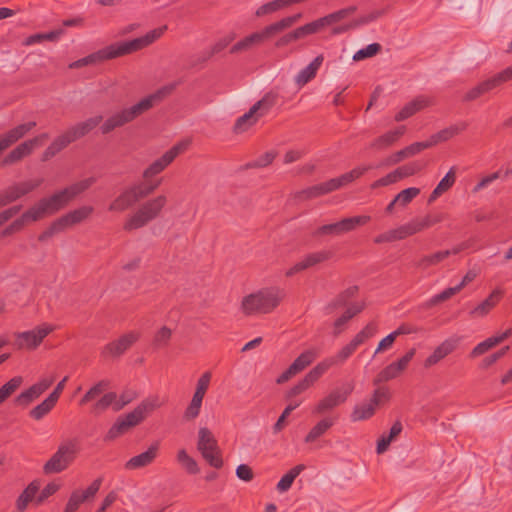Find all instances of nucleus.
<instances>
[{
  "label": "nucleus",
  "instance_id": "aec40b11",
  "mask_svg": "<svg viewBox=\"0 0 512 512\" xmlns=\"http://www.w3.org/2000/svg\"><path fill=\"white\" fill-rule=\"evenodd\" d=\"M159 447L158 441L152 443L145 452L130 458L125 463V469L136 470L151 465L158 456Z\"/></svg>",
  "mask_w": 512,
  "mask_h": 512
},
{
  "label": "nucleus",
  "instance_id": "4be33fe9",
  "mask_svg": "<svg viewBox=\"0 0 512 512\" xmlns=\"http://www.w3.org/2000/svg\"><path fill=\"white\" fill-rule=\"evenodd\" d=\"M323 374L321 373V367L315 366L311 369L305 377L300 380L295 386H293L286 394V398L291 400L297 395L306 391L311 387Z\"/></svg>",
  "mask_w": 512,
  "mask_h": 512
},
{
  "label": "nucleus",
  "instance_id": "49530a36",
  "mask_svg": "<svg viewBox=\"0 0 512 512\" xmlns=\"http://www.w3.org/2000/svg\"><path fill=\"white\" fill-rule=\"evenodd\" d=\"M290 6L289 0H273L258 7L255 14L257 17H262Z\"/></svg>",
  "mask_w": 512,
  "mask_h": 512
},
{
  "label": "nucleus",
  "instance_id": "7ed1b4c3",
  "mask_svg": "<svg viewBox=\"0 0 512 512\" xmlns=\"http://www.w3.org/2000/svg\"><path fill=\"white\" fill-rule=\"evenodd\" d=\"M95 181L96 179L94 177H89L73 183L64 189L57 191L49 197L40 199L30 209L35 215L37 221L44 218L45 216L53 215L66 207L78 195L89 189L95 183Z\"/></svg>",
  "mask_w": 512,
  "mask_h": 512
},
{
  "label": "nucleus",
  "instance_id": "338daca9",
  "mask_svg": "<svg viewBox=\"0 0 512 512\" xmlns=\"http://www.w3.org/2000/svg\"><path fill=\"white\" fill-rule=\"evenodd\" d=\"M459 292V287L457 286H454V287H449V288H446L445 290H443L442 292L434 295L429 301H428V306H433V305H437L439 304L440 302H443V301H446L448 300L449 298H451L453 295H455L456 293Z\"/></svg>",
  "mask_w": 512,
  "mask_h": 512
},
{
  "label": "nucleus",
  "instance_id": "2eb2a0df",
  "mask_svg": "<svg viewBox=\"0 0 512 512\" xmlns=\"http://www.w3.org/2000/svg\"><path fill=\"white\" fill-rule=\"evenodd\" d=\"M140 338V333L137 331H130L115 341H112L104 346L102 355L104 357H120L124 354L134 343Z\"/></svg>",
  "mask_w": 512,
  "mask_h": 512
},
{
  "label": "nucleus",
  "instance_id": "774afa93",
  "mask_svg": "<svg viewBox=\"0 0 512 512\" xmlns=\"http://www.w3.org/2000/svg\"><path fill=\"white\" fill-rule=\"evenodd\" d=\"M401 372L402 370L395 364V362H392L379 373L378 377L380 381H389L399 376Z\"/></svg>",
  "mask_w": 512,
  "mask_h": 512
},
{
  "label": "nucleus",
  "instance_id": "bf43d9fd",
  "mask_svg": "<svg viewBox=\"0 0 512 512\" xmlns=\"http://www.w3.org/2000/svg\"><path fill=\"white\" fill-rule=\"evenodd\" d=\"M138 398V393L133 389H125L117 397V403H115L114 411L118 412L122 410L126 405L130 404Z\"/></svg>",
  "mask_w": 512,
  "mask_h": 512
},
{
  "label": "nucleus",
  "instance_id": "cd10ccee",
  "mask_svg": "<svg viewBox=\"0 0 512 512\" xmlns=\"http://www.w3.org/2000/svg\"><path fill=\"white\" fill-rule=\"evenodd\" d=\"M352 354V342L346 344L341 351L335 356L324 359L319 362L316 366L321 367V373L324 374L329 368L334 365L344 363Z\"/></svg>",
  "mask_w": 512,
  "mask_h": 512
},
{
  "label": "nucleus",
  "instance_id": "8fccbe9b",
  "mask_svg": "<svg viewBox=\"0 0 512 512\" xmlns=\"http://www.w3.org/2000/svg\"><path fill=\"white\" fill-rule=\"evenodd\" d=\"M115 403H117V394L115 392L105 393L92 407L93 413H102L107 410L110 406L114 409Z\"/></svg>",
  "mask_w": 512,
  "mask_h": 512
},
{
  "label": "nucleus",
  "instance_id": "f704fd0d",
  "mask_svg": "<svg viewBox=\"0 0 512 512\" xmlns=\"http://www.w3.org/2000/svg\"><path fill=\"white\" fill-rule=\"evenodd\" d=\"M260 117L257 115L256 111L251 107L248 112L244 115L240 116L233 127L235 133H243L247 131L250 127L255 125Z\"/></svg>",
  "mask_w": 512,
  "mask_h": 512
},
{
  "label": "nucleus",
  "instance_id": "9b49d317",
  "mask_svg": "<svg viewBox=\"0 0 512 512\" xmlns=\"http://www.w3.org/2000/svg\"><path fill=\"white\" fill-rule=\"evenodd\" d=\"M54 330L52 325L44 323L32 330L19 332L16 334L15 345L19 349H36L43 339Z\"/></svg>",
  "mask_w": 512,
  "mask_h": 512
},
{
  "label": "nucleus",
  "instance_id": "6e6552de",
  "mask_svg": "<svg viewBox=\"0 0 512 512\" xmlns=\"http://www.w3.org/2000/svg\"><path fill=\"white\" fill-rule=\"evenodd\" d=\"M79 452L80 441L78 438L74 437L63 440L56 452L44 464V474H58L65 471L74 462Z\"/></svg>",
  "mask_w": 512,
  "mask_h": 512
},
{
  "label": "nucleus",
  "instance_id": "0eeeda50",
  "mask_svg": "<svg viewBox=\"0 0 512 512\" xmlns=\"http://www.w3.org/2000/svg\"><path fill=\"white\" fill-rule=\"evenodd\" d=\"M162 179L135 183L126 188L109 206V211L122 212L142 199L151 195L161 185Z\"/></svg>",
  "mask_w": 512,
  "mask_h": 512
},
{
  "label": "nucleus",
  "instance_id": "a878e982",
  "mask_svg": "<svg viewBox=\"0 0 512 512\" xmlns=\"http://www.w3.org/2000/svg\"><path fill=\"white\" fill-rule=\"evenodd\" d=\"M92 212L93 208L91 206H82L61 216L58 218V221L62 228L65 230L68 227L81 223L87 219L92 214Z\"/></svg>",
  "mask_w": 512,
  "mask_h": 512
},
{
  "label": "nucleus",
  "instance_id": "c756f323",
  "mask_svg": "<svg viewBox=\"0 0 512 512\" xmlns=\"http://www.w3.org/2000/svg\"><path fill=\"white\" fill-rule=\"evenodd\" d=\"M502 291L500 289H495L485 300H483L479 305H477L470 314L474 317H483L487 315L490 310L499 302Z\"/></svg>",
  "mask_w": 512,
  "mask_h": 512
},
{
  "label": "nucleus",
  "instance_id": "09e8293b",
  "mask_svg": "<svg viewBox=\"0 0 512 512\" xmlns=\"http://www.w3.org/2000/svg\"><path fill=\"white\" fill-rule=\"evenodd\" d=\"M43 183V179L27 180L11 185L18 197L21 198L37 189Z\"/></svg>",
  "mask_w": 512,
  "mask_h": 512
},
{
  "label": "nucleus",
  "instance_id": "9d476101",
  "mask_svg": "<svg viewBox=\"0 0 512 512\" xmlns=\"http://www.w3.org/2000/svg\"><path fill=\"white\" fill-rule=\"evenodd\" d=\"M322 30L331 28V35L344 34L352 28V7L343 8L319 18Z\"/></svg>",
  "mask_w": 512,
  "mask_h": 512
},
{
  "label": "nucleus",
  "instance_id": "69168bd1",
  "mask_svg": "<svg viewBox=\"0 0 512 512\" xmlns=\"http://www.w3.org/2000/svg\"><path fill=\"white\" fill-rule=\"evenodd\" d=\"M498 344V340L496 338L489 337L485 339L484 341L477 344L473 350L471 351V357H478L484 353H486L488 350L492 349Z\"/></svg>",
  "mask_w": 512,
  "mask_h": 512
},
{
  "label": "nucleus",
  "instance_id": "58836bf2",
  "mask_svg": "<svg viewBox=\"0 0 512 512\" xmlns=\"http://www.w3.org/2000/svg\"><path fill=\"white\" fill-rule=\"evenodd\" d=\"M305 468L306 467L304 464H298L291 468L285 475L282 476V478L277 483V490L281 493L288 491L291 488L296 477L302 471H304Z\"/></svg>",
  "mask_w": 512,
  "mask_h": 512
},
{
  "label": "nucleus",
  "instance_id": "bb28decb",
  "mask_svg": "<svg viewBox=\"0 0 512 512\" xmlns=\"http://www.w3.org/2000/svg\"><path fill=\"white\" fill-rule=\"evenodd\" d=\"M34 150L33 145L29 140H26L11 150L3 159L2 165H12L19 162L24 157L29 156Z\"/></svg>",
  "mask_w": 512,
  "mask_h": 512
},
{
  "label": "nucleus",
  "instance_id": "de8ad7c7",
  "mask_svg": "<svg viewBox=\"0 0 512 512\" xmlns=\"http://www.w3.org/2000/svg\"><path fill=\"white\" fill-rule=\"evenodd\" d=\"M132 427L124 420L122 416L118 417L115 423L110 427L108 430L104 440L105 441H112L119 436L126 433L129 429Z\"/></svg>",
  "mask_w": 512,
  "mask_h": 512
},
{
  "label": "nucleus",
  "instance_id": "0e129e2a",
  "mask_svg": "<svg viewBox=\"0 0 512 512\" xmlns=\"http://www.w3.org/2000/svg\"><path fill=\"white\" fill-rule=\"evenodd\" d=\"M376 325L373 322L368 323L359 333L354 336V347L364 343L367 339L376 333Z\"/></svg>",
  "mask_w": 512,
  "mask_h": 512
},
{
  "label": "nucleus",
  "instance_id": "4c0bfd02",
  "mask_svg": "<svg viewBox=\"0 0 512 512\" xmlns=\"http://www.w3.org/2000/svg\"><path fill=\"white\" fill-rule=\"evenodd\" d=\"M334 424V419L331 417L320 420L306 435L305 443H312L319 437L324 435Z\"/></svg>",
  "mask_w": 512,
  "mask_h": 512
},
{
  "label": "nucleus",
  "instance_id": "864d4df0",
  "mask_svg": "<svg viewBox=\"0 0 512 512\" xmlns=\"http://www.w3.org/2000/svg\"><path fill=\"white\" fill-rule=\"evenodd\" d=\"M203 397L194 395L192 396V399L187 406V408L184 411L183 418L186 421H192L195 418H197L200 414L201 407H202Z\"/></svg>",
  "mask_w": 512,
  "mask_h": 512
},
{
  "label": "nucleus",
  "instance_id": "ddd939ff",
  "mask_svg": "<svg viewBox=\"0 0 512 512\" xmlns=\"http://www.w3.org/2000/svg\"><path fill=\"white\" fill-rule=\"evenodd\" d=\"M187 146H188V144L185 142H180V143L174 145L171 149L166 151L159 159L155 160L152 164H150L143 171V178L149 179V178L161 173L170 163L173 162V160L180 153L185 151Z\"/></svg>",
  "mask_w": 512,
  "mask_h": 512
},
{
  "label": "nucleus",
  "instance_id": "37998d69",
  "mask_svg": "<svg viewBox=\"0 0 512 512\" xmlns=\"http://www.w3.org/2000/svg\"><path fill=\"white\" fill-rule=\"evenodd\" d=\"M23 378L15 376L0 387V405L13 395L22 385Z\"/></svg>",
  "mask_w": 512,
  "mask_h": 512
},
{
  "label": "nucleus",
  "instance_id": "5fc2aeb1",
  "mask_svg": "<svg viewBox=\"0 0 512 512\" xmlns=\"http://www.w3.org/2000/svg\"><path fill=\"white\" fill-rule=\"evenodd\" d=\"M41 393L38 391V389L32 385L27 390L21 392L16 398H15V404L21 407H27L30 405L34 400H36L38 397H40Z\"/></svg>",
  "mask_w": 512,
  "mask_h": 512
},
{
  "label": "nucleus",
  "instance_id": "dca6fc26",
  "mask_svg": "<svg viewBox=\"0 0 512 512\" xmlns=\"http://www.w3.org/2000/svg\"><path fill=\"white\" fill-rule=\"evenodd\" d=\"M389 392L386 389L375 390L372 398L356 407H354V421L366 420L372 417L376 408L383 402L388 400Z\"/></svg>",
  "mask_w": 512,
  "mask_h": 512
},
{
  "label": "nucleus",
  "instance_id": "473e14b6",
  "mask_svg": "<svg viewBox=\"0 0 512 512\" xmlns=\"http://www.w3.org/2000/svg\"><path fill=\"white\" fill-rule=\"evenodd\" d=\"M428 105V100L423 97H418L409 103H407L396 115L395 120L398 122H401L412 115H414L416 112L420 111L424 107Z\"/></svg>",
  "mask_w": 512,
  "mask_h": 512
},
{
  "label": "nucleus",
  "instance_id": "e2e57ef3",
  "mask_svg": "<svg viewBox=\"0 0 512 512\" xmlns=\"http://www.w3.org/2000/svg\"><path fill=\"white\" fill-rule=\"evenodd\" d=\"M301 404V401H293L291 400L290 403L287 405V407L284 409L278 420L273 426L274 433L280 432L284 426H285V420L290 415V413L295 410L299 405Z\"/></svg>",
  "mask_w": 512,
  "mask_h": 512
},
{
  "label": "nucleus",
  "instance_id": "2f4dec72",
  "mask_svg": "<svg viewBox=\"0 0 512 512\" xmlns=\"http://www.w3.org/2000/svg\"><path fill=\"white\" fill-rule=\"evenodd\" d=\"M39 491V484L36 481L31 482L19 495L16 500V508L18 512H24L28 504L33 500L36 501V494Z\"/></svg>",
  "mask_w": 512,
  "mask_h": 512
},
{
  "label": "nucleus",
  "instance_id": "680f3d73",
  "mask_svg": "<svg viewBox=\"0 0 512 512\" xmlns=\"http://www.w3.org/2000/svg\"><path fill=\"white\" fill-rule=\"evenodd\" d=\"M382 49V46L379 43H371L365 48L359 49L356 53H354V61H361L367 58H371L378 54Z\"/></svg>",
  "mask_w": 512,
  "mask_h": 512
},
{
  "label": "nucleus",
  "instance_id": "6e6d98bb",
  "mask_svg": "<svg viewBox=\"0 0 512 512\" xmlns=\"http://www.w3.org/2000/svg\"><path fill=\"white\" fill-rule=\"evenodd\" d=\"M200 454L211 467L220 469L223 466L221 450L218 445L215 450H205L200 452Z\"/></svg>",
  "mask_w": 512,
  "mask_h": 512
},
{
  "label": "nucleus",
  "instance_id": "7c9ffc66",
  "mask_svg": "<svg viewBox=\"0 0 512 512\" xmlns=\"http://www.w3.org/2000/svg\"><path fill=\"white\" fill-rule=\"evenodd\" d=\"M455 180H456V169H455V167H451L450 170L440 180L438 185L435 187V189L430 194L428 203H432L438 197H440L443 193L448 191L454 185Z\"/></svg>",
  "mask_w": 512,
  "mask_h": 512
},
{
  "label": "nucleus",
  "instance_id": "20e7f679",
  "mask_svg": "<svg viewBox=\"0 0 512 512\" xmlns=\"http://www.w3.org/2000/svg\"><path fill=\"white\" fill-rule=\"evenodd\" d=\"M285 291L279 287H268L245 296L240 309L246 316L271 313L284 299Z\"/></svg>",
  "mask_w": 512,
  "mask_h": 512
},
{
  "label": "nucleus",
  "instance_id": "f8f14e48",
  "mask_svg": "<svg viewBox=\"0 0 512 512\" xmlns=\"http://www.w3.org/2000/svg\"><path fill=\"white\" fill-rule=\"evenodd\" d=\"M512 79V66L507 67L503 71L495 74L493 77L481 82L477 86L470 89L464 96V101H473L482 94L487 93L494 88Z\"/></svg>",
  "mask_w": 512,
  "mask_h": 512
},
{
  "label": "nucleus",
  "instance_id": "f03ea898",
  "mask_svg": "<svg viewBox=\"0 0 512 512\" xmlns=\"http://www.w3.org/2000/svg\"><path fill=\"white\" fill-rule=\"evenodd\" d=\"M174 88V84L164 86L156 92L144 97L131 107L124 108L112 114L100 127L101 132L103 134H108L116 128L122 127L132 122L137 117L152 109L156 104L160 103L166 96L171 94Z\"/></svg>",
  "mask_w": 512,
  "mask_h": 512
},
{
  "label": "nucleus",
  "instance_id": "13d9d810",
  "mask_svg": "<svg viewBox=\"0 0 512 512\" xmlns=\"http://www.w3.org/2000/svg\"><path fill=\"white\" fill-rule=\"evenodd\" d=\"M419 193H420L419 188H416V187L406 188L395 196L394 202H398V205L400 207H404L408 203H410Z\"/></svg>",
  "mask_w": 512,
  "mask_h": 512
},
{
  "label": "nucleus",
  "instance_id": "f3484780",
  "mask_svg": "<svg viewBox=\"0 0 512 512\" xmlns=\"http://www.w3.org/2000/svg\"><path fill=\"white\" fill-rule=\"evenodd\" d=\"M333 253L329 250H321L313 252L304 256L300 261L295 263L290 269L285 272L287 277H292L308 268L329 260Z\"/></svg>",
  "mask_w": 512,
  "mask_h": 512
},
{
  "label": "nucleus",
  "instance_id": "423d86ee",
  "mask_svg": "<svg viewBox=\"0 0 512 512\" xmlns=\"http://www.w3.org/2000/svg\"><path fill=\"white\" fill-rule=\"evenodd\" d=\"M167 203L168 198L163 194L157 195L143 202L136 212L126 219L123 229L130 232L145 227L147 224L161 216Z\"/></svg>",
  "mask_w": 512,
  "mask_h": 512
},
{
  "label": "nucleus",
  "instance_id": "6ab92c4d",
  "mask_svg": "<svg viewBox=\"0 0 512 512\" xmlns=\"http://www.w3.org/2000/svg\"><path fill=\"white\" fill-rule=\"evenodd\" d=\"M347 398L348 392L346 390L335 389L318 402L312 413L316 415L324 414L344 403Z\"/></svg>",
  "mask_w": 512,
  "mask_h": 512
},
{
  "label": "nucleus",
  "instance_id": "c9c22d12",
  "mask_svg": "<svg viewBox=\"0 0 512 512\" xmlns=\"http://www.w3.org/2000/svg\"><path fill=\"white\" fill-rule=\"evenodd\" d=\"M218 445L213 433L207 427H201L198 430L197 450L199 452L205 450H215Z\"/></svg>",
  "mask_w": 512,
  "mask_h": 512
},
{
  "label": "nucleus",
  "instance_id": "052dcab7",
  "mask_svg": "<svg viewBox=\"0 0 512 512\" xmlns=\"http://www.w3.org/2000/svg\"><path fill=\"white\" fill-rule=\"evenodd\" d=\"M352 319V308H346L345 312L334 322L333 335L339 336L347 327L348 322Z\"/></svg>",
  "mask_w": 512,
  "mask_h": 512
},
{
  "label": "nucleus",
  "instance_id": "f257e3e1",
  "mask_svg": "<svg viewBox=\"0 0 512 512\" xmlns=\"http://www.w3.org/2000/svg\"><path fill=\"white\" fill-rule=\"evenodd\" d=\"M166 29L167 26L164 25L149 31L144 36L129 41L113 43L86 57L70 63L69 68L78 69L87 65L101 63L106 60L115 59L142 50L143 48L151 45L154 41L159 39L166 31Z\"/></svg>",
  "mask_w": 512,
  "mask_h": 512
},
{
  "label": "nucleus",
  "instance_id": "a19ab883",
  "mask_svg": "<svg viewBox=\"0 0 512 512\" xmlns=\"http://www.w3.org/2000/svg\"><path fill=\"white\" fill-rule=\"evenodd\" d=\"M56 404L57 402H55L48 396L40 404H38L37 406L30 410L29 416L32 419L39 421L43 419L46 415H48Z\"/></svg>",
  "mask_w": 512,
  "mask_h": 512
},
{
  "label": "nucleus",
  "instance_id": "79ce46f5",
  "mask_svg": "<svg viewBox=\"0 0 512 512\" xmlns=\"http://www.w3.org/2000/svg\"><path fill=\"white\" fill-rule=\"evenodd\" d=\"M176 458L178 463L182 466L183 469L186 470L188 474L195 475L200 472L197 462L190 455H188L185 449H180L177 452Z\"/></svg>",
  "mask_w": 512,
  "mask_h": 512
},
{
  "label": "nucleus",
  "instance_id": "412c9836",
  "mask_svg": "<svg viewBox=\"0 0 512 512\" xmlns=\"http://www.w3.org/2000/svg\"><path fill=\"white\" fill-rule=\"evenodd\" d=\"M102 119L103 118L101 115L88 118L85 121L79 122L71 126L65 132L67 133L71 143H73L76 140L84 137L95 127H97L101 123Z\"/></svg>",
  "mask_w": 512,
  "mask_h": 512
},
{
  "label": "nucleus",
  "instance_id": "5701e85b",
  "mask_svg": "<svg viewBox=\"0 0 512 512\" xmlns=\"http://www.w3.org/2000/svg\"><path fill=\"white\" fill-rule=\"evenodd\" d=\"M458 344L457 338H448L435 348L433 353L425 360V367L437 364L440 360L452 353Z\"/></svg>",
  "mask_w": 512,
  "mask_h": 512
},
{
  "label": "nucleus",
  "instance_id": "1a4fd4ad",
  "mask_svg": "<svg viewBox=\"0 0 512 512\" xmlns=\"http://www.w3.org/2000/svg\"><path fill=\"white\" fill-rule=\"evenodd\" d=\"M352 181V171L348 172L340 177L330 179L326 182L319 183L310 187H307L303 190L297 191L294 194V198L299 201H306L310 199H314L323 195H326L330 192L337 190L342 187L344 184H347Z\"/></svg>",
  "mask_w": 512,
  "mask_h": 512
},
{
  "label": "nucleus",
  "instance_id": "3c124183",
  "mask_svg": "<svg viewBox=\"0 0 512 512\" xmlns=\"http://www.w3.org/2000/svg\"><path fill=\"white\" fill-rule=\"evenodd\" d=\"M450 255H451V252L449 250L438 251L434 254L423 256L418 261L417 266L419 268L426 269L429 266L438 264L439 262L443 261Z\"/></svg>",
  "mask_w": 512,
  "mask_h": 512
},
{
  "label": "nucleus",
  "instance_id": "a18cd8bd",
  "mask_svg": "<svg viewBox=\"0 0 512 512\" xmlns=\"http://www.w3.org/2000/svg\"><path fill=\"white\" fill-rule=\"evenodd\" d=\"M110 386L109 380H101L93 385L85 395L80 399L79 404L81 406L86 405L87 403L96 399L102 392H104Z\"/></svg>",
  "mask_w": 512,
  "mask_h": 512
},
{
  "label": "nucleus",
  "instance_id": "72a5a7b5",
  "mask_svg": "<svg viewBox=\"0 0 512 512\" xmlns=\"http://www.w3.org/2000/svg\"><path fill=\"white\" fill-rule=\"evenodd\" d=\"M37 221L35 215L32 210L29 208L26 212H24L21 217L14 220L9 226H7L2 232V237L10 236L16 232L22 230V228L29 222Z\"/></svg>",
  "mask_w": 512,
  "mask_h": 512
},
{
  "label": "nucleus",
  "instance_id": "c03bdc74",
  "mask_svg": "<svg viewBox=\"0 0 512 512\" xmlns=\"http://www.w3.org/2000/svg\"><path fill=\"white\" fill-rule=\"evenodd\" d=\"M322 31L323 30L319 18L294 29L298 41Z\"/></svg>",
  "mask_w": 512,
  "mask_h": 512
},
{
  "label": "nucleus",
  "instance_id": "393cba45",
  "mask_svg": "<svg viewBox=\"0 0 512 512\" xmlns=\"http://www.w3.org/2000/svg\"><path fill=\"white\" fill-rule=\"evenodd\" d=\"M324 56L322 54L315 57L311 63L301 69L295 76V83L302 87L315 78L319 68L323 64Z\"/></svg>",
  "mask_w": 512,
  "mask_h": 512
},
{
  "label": "nucleus",
  "instance_id": "4d7b16f0",
  "mask_svg": "<svg viewBox=\"0 0 512 512\" xmlns=\"http://www.w3.org/2000/svg\"><path fill=\"white\" fill-rule=\"evenodd\" d=\"M172 337V330L167 326L161 327L154 335L153 346L157 349L168 346Z\"/></svg>",
  "mask_w": 512,
  "mask_h": 512
},
{
  "label": "nucleus",
  "instance_id": "39448f33",
  "mask_svg": "<svg viewBox=\"0 0 512 512\" xmlns=\"http://www.w3.org/2000/svg\"><path fill=\"white\" fill-rule=\"evenodd\" d=\"M302 18V13H296L291 16L284 17L277 22L266 26L263 30L254 32L242 40L234 44L231 49V54H237L252 49L254 46L262 44L265 40L272 36L289 29Z\"/></svg>",
  "mask_w": 512,
  "mask_h": 512
},
{
  "label": "nucleus",
  "instance_id": "ea45409f",
  "mask_svg": "<svg viewBox=\"0 0 512 512\" xmlns=\"http://www.w3.org/2000/svg\"><path fill=\"white\" fill-rule=\"evenodd\" d=\"M405 130V126H400L395 130L389 131L384 135L380 136L379 138H377L373 143V146L377 148L388 147L395 143L405 133Z\"/></svg>",
  "mask_w": 512,
  "mask_h": 512
},
{
  "label": "nucleus",
  "instance_id": "c85d7f7f",
  "mask_svg": "<svg viewBox=\"0 0 512 512\" xmlns=\"http://www.w3.org/2000/svg\"><path fill=\"white\" fill-rule=\"evenodd\" d=\"M467 128V124L465 122H460L454 125H451L445 129L440 130L439 132L433 134L428 140L431 143V147L438 144L439 142H444L460 132L464 131Z\"/></svg>",
  "mask_w": 512,
  "mask_h": 512
},
{
  "label": "nucleus",
  "instance_id": "b1692460",
  "mask_svg": "<svg viewBox=\"0 0 512 512\" xmlns=\"http://www.w3.org/2000/svg\"><path fill=\"white\" fill-rule=\"evenodd\" d=\"M352 230V217H347L339 222L320 226L313 233L314 236L332 235L340 236Z\"/></svg>",
  "mask_w": 512,
  "mask_h": 512
},
{
  "label": "nucleus",
  "instance_id": "a211bd4d",
  "mask_svg": "<svg viewBox=\"0 0 512 512\" xmlns=\"http://www.w3.org/2000/svg\"><path fill=\"white\" fill-rule=\"evenodd\" d=\"M36 127L35 121L19 124L0 135V153L22 139L27 133Z\"/></svg>",
  "mask_w": 512,
  "mask_h": 512
},
{
  "label": "nucleus",
  "instance_id": "4468645a",
  "mask_svg": "<svg viewBox=\"0 0 512 512\" xmlns=\"http://www.w3.org/2000/svg\"><path fill=\"white\" fill-rule=\"evenodd\" d=\"M161 406L162 402L158 396H150L144 399L139 405H137L133 411L122 417L131 427H135L146 418L147 414L157 408H160Z\"/></svg>",
  "mask_w": 512,
  "mask_h": 512
},
{
  "label": "nucleus",
  "instance_id": "e433bc0d",
  "mask_svg": "<svg viewBox=\"0 0 512 512\" xmlns=\"http://www.w3.org/2000/svg\"><path fill=\"white\" fill-rule=\"evenodd\" d=\"M278 95L274 92L266 93L259 101H257L252 108L256 111L257 115L261 118L265 116L277 103Z\"/></svg>",
  "mask_w": 512,
  "mask_h": 512
},
{
  "label": "nucleus",
  "instance_id": "603ef678",
  "mask_svg": "<svg viewBox=\"0 0 512 512\" xmlns=\"http://www.w3.org/2000/svg\"><path fill=\"white\" fill-rule=\"evenodd\" d=\"M315 358L316 353L312 350H308L301 353L290 366L298 374L309 366Z\"/></svg>",
  "mask_w": 512,
  "mask_h": 512
}]
</instances>
